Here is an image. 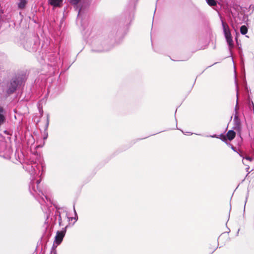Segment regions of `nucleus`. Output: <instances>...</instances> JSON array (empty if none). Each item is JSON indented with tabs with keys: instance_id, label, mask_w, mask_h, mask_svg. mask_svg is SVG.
I'll return each mask as SVG.
<instances>
[{
	"instance_id": "nucleus-3",
	"label": "nucleus",
	"mask_w": 254,
	"mask_h": 254,
	"mask_svg": "<svg viewBox=\"0 0 254 254\" xmlns=\"http://www.w3.org/2000/svg\"><path fill=\"white\" fill-rule=\"evenodd\" d=\"M63 0H48V3L54 7H60Z\"/></svg>"
},
{
	"instance_id": "nucleus-7",
	"label": "nucleus",
	"mask_w": 254,
	"mask_h": 254,
	"mask_svg": "<svg viewBox=\"0 0 254 254\" xmlns=\"http://www.w3.org/2000/svg\"><path fill=\"white\" fill-rule=\"evenodd\" d=\"M240 31H241V33L242 34H246L247 32H248V29L247 28V27L245 25H243L241 27V28H240Z\"/></svg>"
},
{
	"instance_id": "nucleus-2",
	"label": "nucleus",
	"mask_w": 254,
	"mask_h": 254,
	"mask_svg": "<svg viewBox=\"0 0 254 254\" xmlns=\"http://www.w3.org/2000/svg\"><path fill=\"white\" fill-rule=\"evenodd\" d=\"M64 236V233L63 232H58L55 238V243L57 245H59L62 241L63 238Z\"/></svg>"
},
{
	"instance_id": "nucleus-4",
	"label": "nucleus",
	"mask_w": 254,
	"mask_h": 254,
	"mask_svg": "<svg viewBox=\"0 0 254 254\" xmlns=\"http://www.w3.org/2000/svg\"><path fill=\"white\" fill-rule=\"evenodd\" d=\"M5 121L4 111L3 108L0 106V125L3 124Z\"/></svg>"
},
{
	"instance_id": "nucleus-5",
	"label": "nucleus",
	"mask_w": 254,
	"mask_h": 254,
	"mask_svg": "<svg viewBox=\"0 0 254 254\" xmlns=\"http://www.w3.org/2000/svg\"><path fill=\"white\" fill-rule=\"evenodd\" d=\"M236 133L233 130H229L227 133V137L229 140H231L234 138Z\"/></svg>"
},
{
	"instance_id": "nucleus-9",
	"label": "nucleus",
	"mask_w": 254,
	"mask_h": 254,
	"mask_svg": "<svg viewBox=\"0 0 254 254\" xmlns=\"http://www.w3.org/2000/svg\"><path fill=\"white\" fill-rule=\"evenodd\" d=\"M80 0H70V2L73 4H76Z\"/></svg>"
},
{
	"instance_id": "nucleus-8",
	"label": "nucleus",
	"mask_w": 254,
	"mask_h": 254,
	"mask_svg": "<svg viewBox=\"0 0 254 254\" xmlns=\"http://www.w3.org/2000/svg\"><path fill=\"white\" fill-rule=\"evenodd\" d=\"M208 4L210 5H214L216 4L215 0H207Z\"/></svg>"
},
{
	"instance_id": "nucleus-10",
	"label": "nucleus",
	"mask_w": 254,
	"mask_h": 254,
	"mask_svg": "<svg viewBox=\"0 0 254 254\" xmlns=\"http://www.w3.org/2000/svg\"><path fill=\"white\" fill-rule=\"evenodd\" d=\"M245 159H246V160H249V161H251V160H252L251 158H250V157H246Z\"/></svg>"
},
{
	"instance_id": "nucleus-1",
	"label": "nucleus",
	"mask_w": 254,
	"mask_h": 254,
	"mask_svg": "<svg viewBox=\"0 0 254 254\" xmlns=\"http://www.w3.org/2000/svg\"><path fill=\"white\" fill-rule=\"evenodd\" d=\"M222 26L225 38L229 45L231 47L233 45V40L230 30V28L226 23L222 21Z\"/></svg>"
},
{
	"instance_id": "nucleus-6",
	"label": "nucleus",
	"mask_w": 254,
	"mask_h": 254,
	"mask_svg": "<svg viewBox=\"0 0 254 254\" xmlns=\"http://www.w3.org/2000/svg\"><path fill=\"white\" fill-rule=\"evenodd\" d=\"M27 1L26 0H20L18 3V7L20 8H23L25 7Z\"/></svg>"
}]
</instances>
